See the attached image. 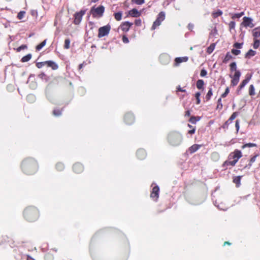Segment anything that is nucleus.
<instances>
[{
  "label": "nucleus",
  "mask_w": 260,
  "mask_h": 260,
  "mask_svg": "<svg viewBox=\"0 0 260 260\" xmlns=\"http://www.w3.org/2000/svg\"><path fill=\"white\" fill-rule=\"evenodd\" d=\"M22 168L25 173L28 175L32 174L37 171V162L31 158L25 159L22 162Z\"/></svg>",
  "instance_id": "1"
},
{
  "label": "nucleus",
  "mask_w": 260,
  "mask_h": 260,
  "mask_svg": "<svg viewBox=\"0 0 260 260\" xmlns=\"http://www.w3.org/2000/svg\"><path fill=\"white\" fill-rule=\"evenodd\" d=\"M24 215L27 220L33 221L38 218L39 213L37 209L35 208L28 207L24 210Z\"/></svg>",
  "instance_id": "2"
},
{
  "label": "nucleus",
  "mask_w": 260,
  "mask_h": 260,
  "mask_svg": "<svg viewBox=\"0 0 260 260\" xmlns=\"http://www.w3.org/2000/svg\"><path fill=\"white\" fill-rule=\"evenodd\" d=\"M182 140L181 135L177 132H173L169 134L168 136V141L173 146H177L179 145Z\"/></svg>",
  "instance_id": "3"
},
{
  "label": "nucleus",
  "mask_w": 260,
  "mask_h": 260,
  "mask_svg": "<svg viewBox=\"0 0 260 260\" xmlns=\"http://www.w3.org/2000/svg\"><path fill=\"white\" fill-rule=\"evenodd\" d=\"M165 18V13L163 12H160L157 16L156 20L153 22L151 29L152 30L155 29L157 26H159Z\"/></svg>",
  "instance_id": "4"
},
{
  "label": "nucleus",
  "mask_w": 260,
  "mask_h": 260,
  "mask_svg": "<svg viewBox=\"0 0 260 260\" xmlns=\"http://www.w3.org/2000/svg\"><path fill=\"white\" fill-rule=\"evenodd\" d=\"M111 29V26L107 24L104 26L101 27L99 29L98 37L102 38L109 34Z\"/></svg>",
  "instance_id": "5"
},
{
  "label": "nucleus",
  "mask_w": 260,
  "mask_h": 260,
  "mask_svg": "<svg viewBox=\"0 0 260 260\" xmlns=\"http://www.w3.org/2000/svg\"><path fill=\"white\" fill-rule=\"evenodd\" d=\"M241 72L240 71H236L235 72L234 75H230V78L232 79L231 85L235 86L237 85L239 81L240 77L241 76Z\"/></svg>",
  "instance_id": "6"
},
{
  "label": "nucleus",
  "mask_w": 260,
  "mask_h": 260,
  "mask_svg": "<svg viewBox=\"0 0 260 260\" xmlns=\"http://www.w3.org/2000/svg\"><path fill=\"white\" fill-rule=\"evenodd\" d=\"M85 11L81 10L80 12L76 13L74 15L75 19L74 22L75 24L78 25L81 22L83 16L85 14Z\"/></svg>",
  "instance_id": "7"
},
{
  "label": "nucleus",
  "mask_w": 260,
  "mask_h": 260,
  "mask_svg": "<svg viewBox=\"0 0 260 260\" xmlns=\"http://www.w3.org/2000/svg\"><path fill=\"white\" fill-rule=\"evenodd\" d=\"M105 8L104 6H100L96 8H92L91 9V12L92 13V15L94 16H95L96 15H98L99 16L101 17L103 15V14L104 13Z\"/></svg>",
  "instance_id": "8"
},
{
  "label": "nucleus",
  "mask_w": 260,
  "mask_h": 260,
  "mask_svg": "<svg viewBox=\"0 0 260 260\" xmlns=\"http://www.w3.org/2000/svg\"><path fill=\"white\" fill-rule=\"evenodd\" d=\"M242 157V153L239 150H235L231 153L229 157V159H233L237 162L240 158Z\"/></svg>",
  "instance_id": "9"
},
{
  "label": "nucleus",
  "mask_w": 260,
  "mask_h": 260,
  "mask_svg": "<svg viewBox=\"0 0 260 260\" xmlns=\"http://www.w3.org/2000/svg\"><path fill=\"white\" fill-rule=\"evenodd\" d=\"M243 20V21L241 24L244 27L252 28L254 26V24L252 23V19L251 18L247 17H244Z\"/></svg>",
  "instance_id": "10"
},
{
  "label": "nucleus",
  "mask_w": 260,
  "mask_h": 260,
  "mask_svg": "<svg viewBox=\"0 0 260 260\" xmlns=\"http://www.w3.org/2000/svg\"><path fill=\"white\" fill-rule=\"evenodd\" d=\"M159 60L162 64H167L169 63L170 61V57L168 54L163 53L160 55Z\"/></svg>",
  "instance_id": "11"
},
{
  "label": "nucleus",
  "mask_w": 260,
  "mask_h": 260,
  "mask_svg": "<svg viewBox=\"0 0 260 260\" xmlns=\"http://www.w3.org/2000/svg\"><path fill=\"white\" fill-rule=\"evenodd\" d=\"M124 120L127 124H132L134 121V116L131 113H127L125 115Z\"/></svg>",
  "instance_id": "12"
},
{
  "label": "nucleus",
  "mask_w": 260,
  "mask_h": 260,
  "mask_svg": "<svg viewBox=\"0 0 260 260\" xmlns=\"http://www.w3.org/2000/svg\"><path fill=\"white\" fill-rule=\"evenodd\" d=\"M159 190V189L158 186H154L152 189L151 197L153 199L155 198V200H156L158 198Z\"/></svg>",
  "instance_id": "13"
},
{
  "label": "nucleus",
  "mask_w": 260,
  "mask_h": 260,
  "mask_svg": "<svg viewBox=\"0 0 260 260\" xmlns=\"http://www.w3.org/2000/svg\"><path fill=\"white\" fill-rule=\"evenodd\" d=\"M132 25H133L132 23L126 21V22L123 23L120 25V28L122 30H123L124 31H127Z\"/></svg>",
  "instance_id": "14"
},
{
  "label": "nucleus",
  "mask_w": 260,
  "mask_h": 260,
  "mask_svg": "<svg viewBox=\"0 0 260 260\" xmlns=\"http://www.w3.org/2000/svg\"><path fill=\"white\" fill-rule=\"evenodd\" d=\"M83 170V167L81 164L77 163L73 166V170L75 172L79 173Z\"/></svg>",
  "instance_id": "15"
},
{
  "label": "nucleus",
  "mask_w": 260,
  "mask_h": 260,
  "mask_svg": "<svg viewBox=\"0 0 260 260\" xmlns=\"http://www.w3.org/2000/svg\"><path fill=\"white\" fill-rule=\"evenodd\" d=\"M129 14L133 17H138L141 16V12L136 9H133L129 11Z\"/></svg>",
  "instance_id": "16"
},
{
  "label": "nucleus",
  "mask_w": 260,
  "mask_h": 260,
  "mask_svg": "<svg viewBox=\"0 0 260 260\" xmlns=\"http://www.w3.org/2000/svg\"><path fill=\"white\" fill-rule=\"evenodd\" d=\"M46 65L48 67L51 68L54 70L57 69L58 68V65L55 62L51 60L46 61Z\"/></svg>",
  "instance_id": "17"
},
{
  "label": "nucleus",
  "mask_w": 260,
  "mask_h": 260,
  "mask_svg": "<svg viewBox=\"0 0 260 260\" xmlns=\"http://www.w3.org/2000/svg\"><path fill=\"white\" fill-rule=\"evenodd\" d=\"M137 155L139 159H143L146 157V152L144 149H139L137 152Z\"/></svg>",
  "instance_id": "18"
},
{
  "label": "nucleus",
  "mask_w": 260,
  "mask_h": 260,
  "mask_svg": "<svg viewBox=\"0 0 260 260\" xmlns=\"http://www.w3.org/2000/svg\"><path fill=\"white\" fill-rule=\"evenodd\" d=\"M251 79V77L249 76V77H247L245 79H244L242 82V83H241V84L239 85V89L238 90V92H239V91L242 89L247 83L249 81V80H250Z\"/></svg>",
  "instance_id": "19"
},
{
  "label": "nucleus",
  "mask_w": 260,
  "mask_h": 260,
  "mask_svg": "<svg viewBox=\"0 0 260 260\" xmlns=\"http://www.w3.org/2000/svg\"><path fill=\"white\" fill-rule=\"evenodd\" d=\"M201 146L200 145L194 144L189 148V151L190 153H193L197 151Z\"/></svg>",
  "instance_id": "20"
},
{
  "label": "nucleus",
  "mask_w": 260,
  "mask_h": 260,
  "mask_svg": "<svg viewBox=\"0 0 260 260\" xmlns=\"http://www.w3.org/2000/svg\"><path fill=\"white\" fill-rule=\"evenodd\" d=\"M252 35L254 38L260 37V27H256L252 30Z\"/></svg>",
  "instance_id": "21"
},
{
  "label": "nucleus",
  "mask_w": 260,
  "mask_h": 260,
  "mask_svg": "<svg viewBox=\"0 0 260 260\" xmlns=\"http://www.w3.org/2000/svg\"><path fill=\"white\" fill-rule=\"evenodd\" d=\"M188 60L187 57H177L175 58V61L176 64H179L183 62H186Z\"/></svg>",
  "instance_id": "22"
},
{
  "label": "nucleus",
  "mask_w": 260,
  "mask_h": 260,
  "mask_svg": "<svg viewBox=\"0 0 260 260\" xmlns=\"http://www.w3.org/2000/svg\"><path fill=\"white\" fill-rule=\"evenodd\" d=\"M204 85V82L203 80L199 79L197 82V87L199 89H201L203 88V86Z\"/></svg>",
  "instance_id": "23"
},
{
  "label": "nucleus",
  "mask_w": 260,
  "mask_h": 260,
  "mask_svg": "<svg viewBox=\"0 0 260 260\" xmlns=\"http://www.w3.org/2000/svg\"><path fill=\"white\" fill-rule=\"evenodd\" d=\"M256 52L255 51L250 49L245 54V57L246 58H250L252 56H253L255 54Z\"/></svg>",
  "instance_id": "24"
},
{
  "label": "nucleus",
  "mask_w": 260,
  "mask_h": 260,
  "mask_svg": "<svg viewBox=\"0 0 260 260\" xmlns=\"http://www.w3.org/2000/svg\"><path fill=\"white\" fill-rule=\"evenodd\" d=\"M241 177L242 176H236L233 179L234 182L236 184L237 187H239L240 185Z\"/></svg>",
  "instance_id": "25"
},
{
  "label": "nucleus",
  "mask_w": 260,
  "mask_h": 260,
  "mask_svg": "<svg viewBox=\"0 0 260 260\" xmlns=\"http://www.w3.org/2000/svg\"><path fill=\"white\" fill-rule=\"evenodd\" d=\"M215 47V44L214 43H212L207 48V52L208 54H211L213 50H214Z\"/></svg>",
  "instance_id": "26"
},
{
  "label": "nucleus",
  "mask_w": 260,
  "mask_h": 260,
  "mask_svg": "<svg viewBox=\"0 0 260 260\" xmlns=\"http://www.w3.org/2000/svg\"><path fill=\"white\" fill-rule=\"evenodd\" d=\"M231 159H229V160L228 161H226L224 162V164L223 165L224 166H229V165H231L232 166H234L237 163L236 161V160H230Z\"/></svg>",
  "instance_id": "27"
},
{
  "label": "nucleus",
  "mask_w": 260,
  "mask_h": 260,
  "mask_svg": "<svg viewBox=\"0 0 260 260\" xmlns=\"http://www.w3.org/2000/svg\"><path fill=\"white\" fill-rule=\"evenodd\" d=\"M232 58V55L230 54V53L229 52H227L223 60V62L224 63H226L228 62L230 59H231Z\"/></svg>",
  "instance_id": "28"
},
{
  "label": "nucleus",
  "mask_w": 260,
  "mask_h": 260,
  "mask_svg": "<svg viewBox=\"0 0 260 260\" xmlns=\"http://www.w3.org/2000/svg\"><path fill=\"white\" fill-rule=\"evenodd\" d=\"M31 58V54H28L24 56H23L22 59H21V61L22 62H27L28 61H29Z\"/></svg>",
  "instance_id": "29"
},
{
  "label": "nucleus",
  "mask_w": 260,
  "mask_h": 260,
  "mask_svg": "<svg viewBox=\"0 0 260 260\" xmlns=\"http://www.w3.org/2000/svg\"><path fill=\"white\" fill-rule=\"evenodd\" d=\"M46 40H44L41 43L38 45L36 46V50H41L46 44Z\"/></svg>",
  "instance_id": "30"
},
{
  "label": "nucleus",
  "mask_w": 260,
  "mask_h": 260,
  "mask_svg": "<svg viewBox=\"0 0 260 260\" xmlns=\"http://www.w3.org/2000/svg\"><path fill=\"white\" fill-rule=\"evenodd\" d=\"M122 13L121 12H117V13H115L114 14V17H115V19L117 20V21H120L121 20V18H122Z\"/></svg>",
  "instance_id": "31"
},
{
  "label": "nucleus",
  "mask_w": 260,
  "mask_h": 260,
  "mask_svg": "<svg viewBox=\"0 0 260 260\" xmlns=\"http://www.w3.org/2000/svg\"><path fill=\"white\" fill-rule=\"evenodd\" d=\"M230 70L232 71H234L235 72L236 71H239V70H237V66H236V63L235 62H233L231 63V64L230 65Z\"/></svg>",
  "instance_id": "32"
},
{
  "label": "nucleus",
  "mask_w": 260,
  "mask_h": 260,
  "mask_svg": "<svg viewBox=\"0 0 260 260\" xmlns=\"http://www.w3.org/2000/svg\"><path fill=\"white\" fill-rule=\"evenodd\" d=\"M249 94L250 95H254L255 94V89L253 85H250L249 86Z\"/></svg>",
  "instance_id": "33"
},
{
  "label": "nucleus",
  "mask_w": 260,
  "mask_h": 260,
  "mask_svg": "<svg viewBox=\"0 0 260 260\" xmlns=\"http://www.w3.org/2000/svg\"><path fill=\"white\" fill-rule=\"evenodd\" d=\"M212 95V88H210L208 93H207L206 95V99L207 101H209L211 96Z\"/></svg>",
  "instance_id": "34"
},
{
  "label": "nucleus",
  "mask_w": 260,
  "mask_h": 260,
  "mask_svg": "<svg viewBox=\"0 0 260 260\" xmlns=\"http://www.w3.org/2000/svg\"><path fill=\"white\" fill-rule=\"evenodd\" d=\"M70 47V40L69 39H67L64 41V48L68 49Z\"/></svg>",
  "instance_id": "35"
},
{
  "label": "nucleus",
  "mask_w": 260,
  "mask_h": 260,
  "mask_svg": "<svg viewBox=\"0 0 260 260\" xmlns=\"http://www.w3.org/2000/svg\"><path fill=\"white\" fill-rule=\"evenodd\" d=\"M222 14V12L220 10H218L216 12H213L212 14L213 16L215 18L219 16H221Z\"/></svg>",
  "instance_id": "36"
},
{
  "label": "nucleus",
  "mask_w": 260,
  "mask_h": 260,
  "mask_svg": "<svg viewBox=\"0 0 260 260\" xmlns=\"http://www.w3.org/2000/svg\"><path fill=\"white\" fill-rule=\"evenodd\" d=\"M132 2L138 5H141L145 3V0H132Z\"/></svg>",
  "instance_id": "37"
},
{
  "label": "nucleus",
  "mask_w": 260,
  "mask_h": 260,
  "mask_svg": "<svg viewBox=\"0 0 260 260\" xmlns=\"http://www.w3.org/2000/svg\"><path fill=\"white\" fill-rule=\"evenodd\" d=\"M256 146V145L254 143H247V144L243 145L242 148L243 149L245 147H255Z\"/></svg>",
  "instance_id": "38"
},
{
  "label": "nucleus",
  "mask_w": 260,
  "mask_h": 260,
  "mask_svg": "<svg viewBox=\"0 0 260 260\" xmlns=\"http://www.w3.org/2000/svg\"><path fill=\"white\" fill-rule=\"evenodd\" d=\"M27 100L30 102H33L35 100V97L32 94H29L27 96Z\"/></svg>",
  "instance_id": "39"
},
{
  "label": "nucleus",
  "mask_w": 260,
  "mask_h": 260,
  "mask_svg": "<svg viewBox=\"0 0 260 260\" xmlns=\"http://www.w3.org/2000/svg\"><path fill=\"white\" fill-rule=\"evenodd\" d=\"M244 15V12H241L240 13L235 14L233 16L232 18L235 19L236 18H239Z\"/></svg>",
  "instance_id": "40"
},
{
  "label": "nucleus",
  "mask_w": 260,
  "mask_h": 260,
  "mask_svg": "<svg viewBox=\"0 0 260 260\" xmlns=\"http://www.w3.org/2000/svg\"><path fill=\"white\" fill-rule=\"evenodd\" d=\"M200 95H201V93L199 92H197L195 94V97H196V100H197V104H199L200 103V102H201V101H200Z\"/></svg>",
  "instance_id": "41"
},
{
  "label": "nucleus",
  "mask_w": 260,
  "mask_h": 260,
  "mask_svg": "<svg viewBox=\"0 0 260 260\" xmlns=\"http://www.w3.org/2000/svg\"><path fill=\"white\" fill-rule=\"evenodd\" d=\"M56 167V169L59 171H61L64 168V166L62 163L57 164Z\"/></svg>",
  "instance_id": "42"
},
{
  "label": "nucleus",
  "mask_w": 260,
  "mask_h": 260,
  "mask_svg": "<svg viewBox=\"0 0 260 260\" xmlns=\"http://www.w3.org/2000/svg\"><path fill=\"white\" fill-rule=\"evenodd\" d=\"M259 45V41L257 39H254V43H253V48L254 49H257Z\"/></svg>",
  "instance_id": "43"
},
{
  "label": "nucleus",
  "mask_w": 260,
  "mask_h": 260,
  "mask_svg": "<svg viewBox=\"0 0 260 260\" xmlns=\"http://www.w3.org/2000/svg\"><path fill=\"white\" fill-rule=\"evenodd\" d=\"M53 114L55 115V116H59L61 115V110H58V109H55L53 111Z\"/></svg>",
  "instance_id": "44"
},
{
  "label": "nucleus",
  "mask_w": 260,
  "mask_h": 260,
  "mask_svg": "<svg viewBox=\"0 0 260 260\" xmlns=\"http://www.w3.org/2000/svg\"><path fill=\"white\" fill-rule=\"evenodd\" d=\"M238 115V113L237 112H234L232 115L231 116V117H230V118L229 119V121H232L234 119H235V118L236 117V116H237Z\"/></svg>",
  "instance_id": "45"
},
{
  "label": "nucleus",
  "mask_w": 260,
  "mask_h": 260,
  "mask_svg": "<svg viewBox=\"0 0 260 260\" xmlns=\"http://www.w3.org/2000/svg\"><path fill=\"white\" fill-rule=\"evenodd\" d=\"M45 65H46V61L38 62L36 64V66L38 68L40 69Z\"/></svg>",
  "instance_id": "46"
},
{
  "label": "nucleus",
  "mask_w": 260,
  "mask_h": 260,
  "mask_svg": "<svg viewBox=\"0 0 260 260\" xmlns=\"http://www.w3.org/2000/svg\"><path fill=\"white\" fill-rule=\"evenodd\" d=\"M217 103H218V104H217V109H222V104L221 103V98H220V99H219L218 100Z\"/></svg>",
  "instance_id": "47"
},
{
  "label": "nucleus",
  "mask_w": 260,
  "mask_h": 260,
  "mask_svg": "<svg viewBox=\"0 0 260 260\" xmlns=\"http://www.w3.org/2000/svg\"><path fill=\"white\" fill-rule=\"evenodd\" d=\"M25 13L24 11L20 12L17 15V17L18 18V19H21L24 17Z\"/></svg>",
  "instance_id": "48"
},
{
  "label": "nucleus",
  "mask_w": 260,
  "mask_h": 260,
  "mask_svg": "<svg viewBox=\"0 0 260 260\" xmlns=\"http://www.w3.org/2000/svg\"><path fill=\"white\" fill-rule=\"evenodd\" d=\"M230 92V90H229V87H227L226 89H225V90L224 91V92L221 95V98H225V96H226V95L228 94V93H229Z\"/></svg>",
  "instance_id": "49"
},
{
  "label": "nucleus",
  "mask_w": 260,
  "mask_h": 260,
  "mask_svg": "<svg viewBox=\"0 0 260 260\" xmlns=\"http://www.w3.org/2000/svg\"><path fill=\"white\" fill-rule=\"evenodd\" d=\"M199 120V118H198V119H197V118L196 117L192 116L190 117L189 121L192 123H195Z\"/></svg>",
  "instance_id": "50"
},
{
  "label": "nucleus",
  "mask_w": 260,
  "mask_h": 260,
  "mask_svg": "<svg viewBox=\"0 0 260 260\" xmlns=\"http://www.w3.org/2000/svg\"><path fill=\"white\" fill-rule=\"evenodd\" d=\"M232 53L235 55H238L240 53V51L239 50L233 49L232 50Z\"/></svg>",
  "instance_id": "51"
},
{
  "label": "nucleus",
  "mask_w": 260,
  "mask_h": 260,
  "mask_svg": "<svg viewBox=\"0 0 260 260\" xmlns=\"http://www.w3.org/2000/svg\"><path fill=\"white\" fill-rule=\"evenodd\" d=\"M207 72L205 70L202 69L201 70V73H200V75L201 77H205L207 75Z\"/></svg>",
  "instance_id": "52"
},
{
  "label": "nucleus",
  "mask_w": 260,
  "mask_h": 260,
  "mask_svg": "<svg viewBox=\"0 0 260 260\" xmlns=\"http://www.w3.org/2000/svg\"><path fill=\"white\" fill-rule=\"evenodd\" d=\"M258 156V155L256 154L255 155H254V156H253L251 159H250V165L251 166V164L254 162L255 160H256V157Z\"/></svg>",
  "instance_id": "53"
},
{
  "label": "nucleus",
  "mask_w": 260,
  "mask_h": 260,
  "mask_svg": "<svg viewBox=\"0 0 260 260\" xmlns=\"http://www.w3.org/2000/svg\"><path fill=\"white\" fill-rule=\"evenodd\" d=\"M45 258L46 260H52L53 259V257L51 254H47L45 255Z\"/></svg>",
  "instance_id": "54"
},
{
  "label": "nucleus",
  "mask_w": 260,
  "mask_h": 260,
  "mask_svg": "<svg viewBox=\"0 0 260 260\" xmlns=\"http://www.w3.org/2000/svg\"><path fill=\"white\" fill-rule=\"evenodd\" d=\"M242 44L239 43H236L234 45V46L237 48H241L242 47Z\"/></svg>",
  "instance_id": "55"
},
{
  "label": "nucleus",
  "mask_w": 260,
  "mask_h": 260,
  "mask_svg": "<svg viewBox=\"0 0 260 260\" xmlns=\"http://www.w3.org/2000/svg\"><path fill=\"white\" fill-rule=\"evenodd\" d=\"M135 24L137 26H141L142 24V21L141 19H137L135 21Z\"/></svg>",
  "instance_id": "56"
},
{
  "label": "nucleus",
  "mask_w": 260,
  "mask_h": 260,
  "mask_svg": "<svg viewBox=\"0 0 260 260\" xmlns=\"http://www.w3.org/2000/svg\"><path fill=\"white\" fill-rule=\"evenodd\" d=\"M122 41L124 43H128L129 42L128 39L125 36L122 37Z\"/></svg>",
  "instance_id": "57"
},
{
  "label": "nucleus",
  "mask_w": 260,
  "mask_h": 260,
  "mask_svg": "<svg viewBox=\"0 0 260 260\" xmlns=\"http://www.w3.org/2000/svg\"><path fill=\"white\" fill-rule=\"evenodd\" d=\"M235 126L236 128L237 132H238L239 131V127H240L239 120H237L236 121Z\"/></svg>",
  "instance_id": "58"
},
{
  "label": "nucleus",
  "mask_w": 260,
  "mask_h": 260,
  "mask_svg": "<svg viewBox=\"0 0 260 260\" xmlns=\"http://www.w3.org/2000/svg\"><path fill=\"white\" fill-rule=\"evenodd\" d=\"M26 47V46L25 45H21V46H20L18 48V51H20L22 49H23L24 48H25Z\"/></svg>",
  "instance_id": "59"
},
{
  "label": "nucleus",
  "mask_w": 260,
  "mask_h": 260,
  "mask_svg": "<svg viewBox=\"0 0 260 260\" xmlns=\"http://www.w3.org/2000/svg\"><path fill=\"white\" fill-rule=\"evenodd\" d=\"M212 156L214 157H218V154L217 153L214 152L212 154Z\"/></svg>",
  "instance_id": "60"
},
{
  "label": "nucleus",
  "mask_w": 260,
  "mask_h": 260,
  "mask_svg": "<svg viewBox=\"0 0 260 260\" xmlns=\"http://www.w3.org/2000/svg\"><path fill=\"white\" fill-rule=\"evenodd\" d=\"M190 115V113L189 111H187L185 112V116H189Z\"/></svg>",
  "instance_id": "61"
},
{
  "label": "nucleus",
  "mask_w": 260,
  "mask_h": 260,
  "mask_svg": "<svg viewBox=\"0 0 260 260\" xmlns=\"http://www.w3.org/2000/svg\"><path fill=\"white\" fill-rule=\"evenodd\" d=\"M195 132V129H191V130H190L188 133L190 134H194Z\"/></svg>",
  "instance_id": "62"
},
{
  "label": "nucleus",
  "mask_w": 260,
  "mask_h": 260,
  "mask_svg": "<svg viewBox=\"0 0 260 260\" xmlns=\"http://www.w3.org/2000/svg\"><path fill=\"white\" fill-rule=\"evenodd\" d=\"M178 91H181V92H185V89H182L181 87H179L178 88Z\"/></svg>",
  "instance_id": "63"
},
{
  "label": "nucleus",
  "mask_w": 260,
  "mask_h": 260,
  "mask_svg": "<svg viewBox=\"0 0 260 260\" xmlns=\"http://www.w3.org/2000/svg\"><path fill=\"white\" fill-rule=\"evenodd\" d=\"M230 121H229V120L228 121H226L225 123H224V127H225L226 126H228V124H229V122Z\"/></svg>",
  "instance_id": "64"
}]
</instances>
